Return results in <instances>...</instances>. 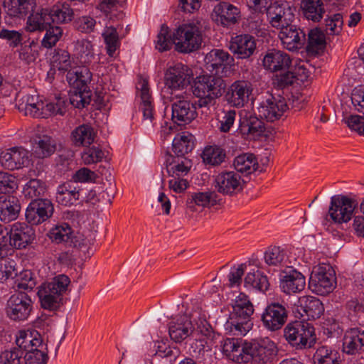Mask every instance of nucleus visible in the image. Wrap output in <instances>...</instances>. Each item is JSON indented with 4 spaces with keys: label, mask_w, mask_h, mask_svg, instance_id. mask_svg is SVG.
Segmentation results:
<instances>
[{
    "label": "nucleus",
    "mask_w": 364,
    "mask_h": 364,
    "mask_svg": "<svg viewBox=\"0 0 364 364\" xmlns=\"http://www.w3.org/2000/svg\"><path fill=\"white\" fill-rule=\"evenodd\" d=\"M23 350L16 347L5 350L0 357L2 364H23Z\"/></svg>",
    "instance_id": "nucleus-62"
},
{
    "label": "nucleus",
    "mask_w": 364,
    "mask_h": 364,
    "mask_svg": "<svg viewBox=\"0 0 364 364\" xmlns=\"http://www.w3.org/2000/svg\"><path fill=\"white\" fill-rule=\"evenodd\" d=\"M32 309V301L25 293H18L10 296L7 301L6 314L14 321L25 320Z\"/></svg>",
    "instance_id": "nucleus-21"
},
{
    "label": "nucleus",
    "mask_w": 364,
    "mask_h": 364,
    "mask_svg": "<svg viewBox=\"0 0 364 364\" xmlns=\"http://www.w3.org/2000/svg\"><path fill=\"white\" fill-rule=\"evenodd\" d=\"M165 164L168 175L171 176L186 174L191 167V160L186 156H173L170 154H166Z\"/></svg>",
    "instance_id": "nucleus-41"
},
{
    "label": "nucleus",
    "mask_w": 364,
    "mask_h": 364,
    "mask_svg": "<svg viewBox=\"0 0 364 364\" xmlns=\"http://www.w3.org/2000/svg\"><path fill=\"white\" fill-rule=\"evenodd\" d=\"M306 287L305 277L296 269L290 267L282 270L279 274V287L282 291L287 294L299 293Z\"/></svg>",
    "instance_id": "nucleus-24"
},
{
    "label": "nucleus",
    "mask_w": 364,
    "mask_h": 364,
    "mask_svg": "<svg viewBox=\"0 0 364 364\" xmlns=\"http://www.w3.org/2000/svg\"><path fill=\"white\" fill-rule=\"evenodd\" d=\"M54 208L48 199H33L26 210V219L32 225L47 220L53 213Z\"/></svg>",
    "instance_id": "nucleus-23"
},
{
    "label": "nucleus",
    "mask_w": 364,
    "mask_h": 364,
    "mask_svg": "<svg viewBox=\"0 0 364 364\" xmlns=\"http://www.w3.org/2000/svg\"><path fill=\"white\" fill-rule=\"evenodd\" d=\"M266 15L269 25L277 30L285 28L294 20V9L285 1L269 4Z\"/></svg>",
    "instance_id": "nucleus-14"
},
{
    "label": "nucleus",
    "mask_w": 364,
    "mask_h": 364,
    "mask_svg": "<svg viewBox=\"0 0 364 364\" xmlns=\"http://www.w3.org/2000/svg\"><path fill=\"white\" fill-rule=\"evenodd\" d=\"M30 156L29 151L23 146H14L1 151L0 164L8 170H18L29 165Z\"/></svg>",
    "instance_id": "nucleus-18"
},
{
    "label": "nucleus",
    "mask_w": 364,
    "mask_h": 364,
    "mask_svg": "<svg viewBox=\"0 0 364 364\" xmlns=\"http://www.w3.org/2000/svg\"><path fill=\"white\" fill-rule=\"evenodd\" d=\"M171 102L172 120L179 126L189 124L197 116L196 107L190 101V94L186 92H177L172 95H164Z\"/></svg>",
    "instance_id": "nucleus-9"
},
{
    "label": "nucleus",
    "mask_w": 364,
    "mask_h": 364,
    "mask_svg": "<svg viewBox=\"0 0 364 364\" xmlns=\"http://www.w3.org/2000/svg\"><path fill=\"white\" fill-rule=\"evenodd\" d=\"M284 335L286 340L296 348L311 347L316 339L313 326L301 321L288 323L284 328Z\"/></svg>",
    "instance_id": "nucleus-12"
},
{
    "label": "nucleus",
    "mask_w": 364,
    "mask_h": 364,
    "mask_svg": "<svg viewBox=\"0 0 364 364\" xmlns=\"http://www.w3.org/2000/svg\"><path fill=\"white\" fill-rule=\"evenodd\" d=\"M5 237L8 243H11L12 250V247L16 249L26 247L33 240L35 234L31 226L25 223H16Z\"/></svg>",
    "instance_id": "nucleus-26"
},
{
    "label": "nucleus",
    "mask_w": 364,
    "mask_h": 364,
    "mask_svg": "<svg viewBox=\"0 0 364 364\" xmlns=\"http://www.w3.org/2000/svg\"><path fill=\"white\" fill-rule=\"evenodd\" d=\"M221 199L214 191L191 193L186 200V205L191 211L196 210V206L205 208L219 204Z\"/></svg>",
    "instance_id": "nucleus-38"
},
{
    "label": "nucleus",
    "mask_w": 364,
    "mask_h": 364,
    "mask_svg": "<svg viewBox=\"0 0 364 364\" xmlns=\"http://www.w3.org/2000/svg\"><path fill=\"white\" fill-rule=\"evenodd\" d=\"M225 88V83L221 77L204 75L196 78L193 93L198 98V105L200 107H209L222 96Z\"/></svg>",
    "instance_id": "nucleus-5"
},
{
    "label": "nucleus",
    "mask_w": 364,
    "mask_h": 364,
    "mask_svg": "<svg viewBox=\"0 0 364 364\" xmlns=\"http://www.w3.org/2000/svg\"><path fill=\"white\" fill-rule=\"evenodd\" d=\"M336 286L334 269L326 264L315 267L310 275L309 289L318 295H326L332 292Z\"/></svg>",
    "instance_id": "nucleus-11"
},
{
    "label": "nucleus",
    "mask_w": 364,
    "mask_h": 364,
    "mask_svg": "<svg viewBox=\"0 0 364 364\" xmlns=\"http://www.w3.org/2000/svg\"><path fill=\"white\" fill-rule=\"evenodd\" d=\"M225 152L217 146L206 147L202 154L203 161L212 166L221 164L225 159Z\"/></svg>",
    "instance_id": "nucleus-56"
},
{
    "label": "nucleus",
    "mask_w": 364,
    "mask_h": 364,
    "mask_svg": "<svg viewBox=\"0 0 364 364\" xmlns=\"http://www.w3.org/2000/svg\"><path fill=\"white\" fill-rule=\"evenodd\" d=\"M54 68L68 72L66 80L68 84L76 89L70 94V103L76 108L82 109L91 102L89 83L91 72L87 66L72 69V60L69 53L65 50H55L51 59Z\"/></svg>",
    "instance_id": "nucleus-2"
},
{
    "label": "nucleus",
    "mask_w": 364,
    "mask_h": 364,
    "mask_svg": "<svg viewBox=\"0 0 364 364\" xmlns=\"http://www.w3.org/2000/svg\"><path fill=\"white\" fill-rule=\"evenodd\" d=\"M287 317L288 311L286 306L279 303L274 302L264 309L261 316V321L267 329L275 331L284 326Z\"/></svg>",
    "instance_id": "nucleus-20"
},
{
    "label": "nucleus",
    "mask_w": 364,
    "mask_h": 364,
    "mask_svg": "<svg viewBox=\"0 0 364 364\" xmlns=\"http://www.w3.org/2000/svg\"><path fill=\"white\" fill-rule=\"evenodd\" d=\"M326 31L328 35L338 34L343 27V21L341 14H336L325 19Z\"/></svg>",
    "instance_id": "nucleus-63"
},
{
    "label": "nucleus",
    "mask_w": 364,
    "mask_h": 364,
    "mask_svg": "<svg viewBox=\"0 0 364 364\" xmlns=\"http://www.w3.org/2000/svg\"><path fill=\"white\" fill-rule=\"evenodd\" d=\"M313 359L314 364H340L341 362L338 352L326 346L316 349Z\"/></svg>",
    "instance_id": "nucleus-48"
},
{
    "label": "nucleus",
    "mask_w": 364,
    "mask_h": 364,
    "mask_svg": "<svg viewBox=\"0 0 364 364\" xmlns=\"http://www.w3.org/2000/svg\"><path fill=\"white\" fill-rule=\"evenodd\" d=\"M256 40L250 34H240L232 37L229 43V50L237 59L250 58L256 50Z\"/></svg>",
    "instance_id": "nucleus-25"
},
{
    "label": "nucleus",
    "mask_w": 364,
    "mask_h": 364,
    "mask_svg": "<svg viewBox=\"0 0 364 364\" xmlns=\"http://www.w3.org/2000/svg\"><path fill=\"white\" fill-rule=\"evenodd\" d=\"M210 329L206 315L200 310H195L190 314L180 315L168 323L170 338L176 343H181L188 337L198 334L208 335Z\"/></svg>",
    "instance_id": "nucleus-3"
},
{
    "label": "nucleus",
    "mask_w": 364,
    "mask_h": 364,
    "mask_svg": "<svg viewBox=\"0 0 364 364\" xmlns=\"http://www.w3.org/2000/svg\"><path fill=\"white\" fill-rule=\"evenodd\" d=\"M70 137L75 146L88 148L91 144V126L84 124L77 127Z\"/></svg>",
    "instance_id": "nucleus-51"
},
{
    "label": "nucleus",
    "mask_w": 364,
    "mask_h": 364,
    "mask_svg": "<svg viewBox=\"0 0 364 364\" xmlns=\"http://www.w3.org/2000/svg\"><path fill=\"white\" fill-rule=\"evenodd\" d=\"M288 109L284 97L280 95H269L259 104L257 112L261 119L272 122L280 119Z\"/></svg>",
    "instance_id": "nucleus-15"
},
{
    "label": "nucleus",
    "mask_w": 364,
    "mask_h": 364,
    "mask_svg": "<svg viewBox=\"0 0 364 364\" xmlns=\"http://www.w3.org/2000/svg\"><path fill=\"white\" fill-rule=\"evenodd\" d=\"M247 341L237 338H226L222 341L223 353L230 360L237 363L250 362V356L246 350Z\"/></svg>",
    "instance_id": "nucleus-28"
},
{
    "label": "nucleus",
    "mask_w": 364,
    "mask_h": 364,
    "mask_svg": "<svg viewBox=\"0 0 364 364\" xmlns=\"http://www.w3.org/2000/svg\"><path fill=\"white\" fill-rule=\"evenodd\" d=\"M16 343L17 345L16 348L22 349L23 353H25V351L28 352L39 346L43 343V341L38 331L34 330H23L18 331L16 335Z\"/></svg>",
    "instance_id": "nucleus-42"
},
{
    "label": "nucleus",
    "mask_w": 364,
    "mask_h": 364,
    "mask_svg": "<svg viewBox=\"0 0 364 364\" xmlns=\"http://www.w3.org/2000/svg\"><path fill=\"white\" fill-rule=\"evenodd\" d=\"M3 6L6 14L16 18H24L36 7V0H4Z\"/></svg>",
    "instance_id": "nucleus-36"
},
{
    "label": "nucleus",
    "mask_w": 364,
    "mask_h": 364,
    "mask_svg": "<svg viewBox=\"0 0 364 364\" xmlns=\"http://www.w3.org/2000/svg\"><path fill=\"white\" fill-rule=\"evenodd\" d=\"M279 31V38L286 49L291 51L298 50L306 45L305 33L292 23Z\"/></svg>",
    "instance_id": "nucleus-30"
},
{
    "label": "nucleus",
    "mask_w": 364,
    "mask_h": 364,
    "mask_svg": "<svg viewBox=\"0 0 364 364\" xmlns=\"http://www.w3.org/2000/svg\"><path fill=\"white\" fill-rule=\"evenodd\" d=\"M240 129L241 132L258 137L265 132L264 123L254 113L242 109L240 112Z\"/></svg>",
    "instance_id": "nucleus-31"
},
{
    "label": "nucleus",
    "mask_w": 364,
    "mask_h": 364,
    "mask_svg": "<svg viewBox=\"0 0 364 364\" xmlns=\"http://www.w3.org/2000/svg\"><path fill=\"white\" fill-rule=\"evenodd\" d=\"M136 89L139 91L141 100L140 110L143 114V122L146 125L151 124L154 119V112L147 80L141 79Z\"/></svg>",
    "instance_id": "nucleus-32"
},
{
    "label": "nucleus",
    "mask_w": 364,
    "mask_h": 364,
    "mask_svg": "<svg viewBox=\"0 0 364 364\" xmlns=\"http://www.w3.org/2000/svg\"><path fill=\"white\" fill-rule=\"evenodd\" d=\"M80 196V192L76 188H72L70 183L64 184L58 188L56 200L63 205L73 204Z\"/></svg>",
    "instance_id": "nucleus-53"
},
{
    "label": "nucleus",
    "mask_w": 364,
    "mask_h": 364,
    "mask_svg": "<svg viewBox=\"0 0 364 364\" xmlns=\"http://www.w3.org/2000/svg\"><path fill=\"white\" fill-rule=\"evenodd\" d=\"M193 146V136L188 132L178 134L172 142V150L179 156H185L192 151Z\"/></svg>",
    "instance_id": "nucleus-46"
},
{
    "label": "nucleus",
    "mask_w": 364,
    "mask_h": 364,
    "mask_svg": "<svg viewBox=\"0 0 364 364\" xmlns=\"http://www.w3.org/2000/svg\"><path fill=\"white\" fill-rule=\"evenodd\" d=\"M299 313L302 317L306 316L308 319L319 318L324 311L321 301L314 296H303L299 300Z\"/></svg>",
    "instance_id": "nucleus-39"
},
{
    "label": "nucleus",
    "mask_w": 364,
    "mask_h": 364,
    "mask_svg": "<svg viewBox=\"0 0 364 364\" xmlns=\"http://www.w3.org/2000/svg\"><path fill=\"white\" fill-rule=\"evenodd\" d=\"M264 261L269 267H290L291 261L287 250L280 247H269L264 254Z\"/></svg>",
    "instance_id": "nucleus-40"
},
{
    "label": "nucleus",
    "mask_w": 364,
    "mask_h": 364,
    "mask_svg": "<svg viewBox=\"0 0 364 364\" xmlns=\"http://www.w3.org/2000/svg\"><path fill=\"white\" fill-rule=\"evenodd\" d=\"M191 72L188 66L178 63L170 66L165 73L164 95H172L177 92H184L183 90L190 82Z\"/></svg>",
    "instance_id": "nucleus-13"
},
{
    "label": "nucleus",
    "mask_w": 364,
    "mask_h": 364,
    "mask_svg": "<svg viewBox=\"0 0 364 364\" xmlns=\"http://www.w3.org/2000/svg\"><path fill=\"white\" fill-rule=\"evenodd\" d=\"M252 85L246 80H236L227 89L225 99L228 105L236 108L243 107L250 100Z\"/></svg>",
    "instance_id": "nucleus-19"
},
{
    "label": "nucleus",
    "mask_w": 364,
    "mask_h": 364,
    "mask_svg": "<svg viewBox=\"0 0 364 364\" xmlns=\"http://www.w3.org/2000/svg\"><path fill=\"white\" fill-rule=\"evenodd\" d=\"M70 283L69 277L65 274H59L51 281L43 283L38 287L37 293L42 308L49 310L56 309Z\"/></svg>",
    "instance_id": "nucleus-8"
},
{
    "label": "nucleus",
    "mask_w": 364,
    "mask_h": 364,
    "mask_svg": "<svg viewBox=\"0 0 364 364\" xmlns=\"http://www.w3.org/2000/svg\"><path fill=\"white\" fill-rule=\"evenodd\" d=\"M63 35V30L59 26H49L46 29V33L41 41V45L44 48H50L55 46Z\"/></svg>",
    "instance_id": "nucleus-61"
},
{
    "label": "nucleus",
    "mask_w": 364,
    "mask_h": 364,
    "mask_svg": "<svg viewBox=\"0 0 364 364\" xmlns=\"http://www.w3.org/2000/svg\"><path fill=\"white\" fill-rule=\"evenodd\" d=\"M357 205L355 200L347 196H333L331 198L328 213L334 222L346 223L350 220Z\"/></svg>",
    "instance_id": "nucleus-17"
},
{
    "label": "nucleus",
    "mask_w": 364,
    "mask_h": 364,
    "mask_svg": "<svg viewBox=\"0 0 364 364\" xmlns=\"http://www.w3.org/2000/svg\"><path fill=\"white\" fill-rule=\"evenodd\" d=\"M205 63L207 69L219 74V70L223 72L225 69H230L235 65V59L228 51L222 49H213L205 57Z\"/></svg>",
    "instance_id": "nucleus-29"
},
{
    "label": "nucleus",
    "mask_w": 364,
    "mask_h": 364,
    "mask_svg": "<svg viewBox=\"0 0 364 364\" xmlns=\"http://www.w3.org/2000/svg\"><path fill=\"white\" fill-rule=\"evenodd\" d=\"M246 288L264 293L269 288L267 277L260 270L252 269L248 272L244 279Z\"/></svg>",
    "instance_id": "nucleus-43"
},
{
    "label": "nucleus",
    "mask_w": 364,
    "mask_h": 364,
    "mask_svg": "<svg viewBox=\"0 0 364 364\" xmlns=\"http://www.w3.org/2000/svg\"><path fill=\"white\" fill-rule=\"evenodd\" d=\"M52 23H68L73 18V11L70 4L63 3L55 5L50 10Z\"/></svg>",
    "instance_id": "nucleus-54"
},
{
    "label": "nucleus",
    "mask_w": 364,
    "mask_h": 364,
    "mask_svg": "<svg viewBox=\"0 0 364 364\" xmlns=\"http://www.w3.org/2000/svg\"><path fill=\"white\" fill-rule=\"evenodd\" d=\"M233 165L237 172L248 175L257 170L258 162L254 154L246 153L236 156Z\"/></svg>",
    "instance_id": "nucleus-47"
},
{
    "label": "nucleus",
    "mask_w": 364,
    "mask_h": 364,
    "mask_svg": "<svg viewBox=\"0 0 364 364\" xmlns=\"http://www.w3.org/2000/svg\"><path fill=\"white\" fill-rule=\"evenodd\" d=\"M56 103H46L38 100L35 95H26L18 109L24 111L26 115L36 118H48L52 115L63 116L67 112V102L61 97L56 99Z\"/></svg>",
    "instance_id": "nucleus-7"
},
{
    "label": "nucleus",
    "mask_w": 364,
    "mask_h": 364,
    "mask_svg": "<svg viewBox=\"0 0 364 364\" xmlns=\"http://www.w3.org/2000/svg\"><path fill=\"white\" fill-rule=\"evenodd\" d=\"M212 18L218 24L228 27L238 22L240 9L229 2L220 1L214 6Z\"/></svg>",
    "instance_id": "nucleus-27"
},
{
    "label": "nucleus",
    "mask_w": 364,
    "mask_h": 364,
    "mask_svg": "<svg viewBox=\"0 0 364 364\" xmlns=\"http://www.w3.org/2000/svg\"><path fill=\"white\" fill-rule=\"evenodd\" d=\"M120 0H99L97 9L105 14L109 21L118 20L123 17V14L117 9Z\"/></svg>",
    "instance_id": "nucleus-55"
},
{
    "label": "nucleus",
    "mask_w": 364,
    "mask_h": 364,
    "mask_svg": "<svg viewBox=\"0 0 364 364\" xmlns=\"http://www.w3.org/2000/svg\"><path fill=\"white\" fill-rule=\"evenodd\" d=\"M105 73L106 68L104 66H100L97 73L92 74V82H95V87L92 86V90H95V98L92 99L95 103L92 104V109L95 107V109L100 111L95 114V123L97 127L101 123H105L107 119L106 107L108 99L106 85L109 77L105 75Z\"/></svg>",
    "instance_id": "nucleus-10"
},
{
    "label": "nucleus",
    "mask_w": 364,
    "mask_h": 364,
    "mask_svg": "<svg viewBox=\"0 0 364 364\" xmlns=\"http://www.w3.org/2000/svg\"><path fill=\"white\" fill-rule=\"evenodd\" d=\"M109 151L95 140L92 128V205L97 208L109 205L114 197V177L109 169Z\"/></svg>",
    "instance_id": "nucleus-1"
},
{
    "label": "nucleus",
    "mask_w": 364,
    "mask_h": 364,
    "mask_svg": "<svg viewBox=\"0 0 364 364\" xmlns=\"http://www.w3.org/2000/svg\"><path fill=\"white\" fill-rule=\"evenodd\" d=\"M325 46L323 33L318 28L311 29L308 33V41L306 49L308 53L318 54Z\"/></svg>",
    "instance_id": "nucleus-52"
},
{
    "label": "nucleus",
    "mask_w": 364,
    "mask_h": 364,
    "mask_svg": "<svg viewBox=\"0 0 364 364\" xmlns=\"http://www.w3.org/2000/svg\"><path fill=\"white\" fill-rule=\"evenodd\" d=\"M44 192V184L38 179H31L26 183L23 189V196L33 200L43 195Z\"/></svg>",
    "instance_id": "nucleus-59"
},
{
    "label": "nucleus",
    "mask_w": 364,
    "mask_h": 364,
    "mask_svg": "<svg viewBox=\"0 0 364 364\" xmlns=\"http://www.w3.org/2000/svg\"><path fill=\"white\" fill-rule=\"evenodd\" d=\"M48 353L47 345L43 343L24 353L23 363L25 364H46L48 360Z\"/></svg>",
    "instance_id": "nucleus-50"
},
{
    "label": "nucleus",
    "mask_w": 364,
    "mask_h": 364,
    "mask_svg": "<svg viewBox=\"0 0 364 364\" xmlns=\"http://www.w3.org/2000/svg\"><path fill=\"white\" fill-rule=\"evenodd\" d=\"M17 188L16 178L8 173L0 171V194L10 193Z\"/></svg>",
    "instance_id": "nucleus-64"
},
{
    "label": "nucleus",
    "mask_w": 364,
    "mask_h": 364,
    "mask_svg": "<svg viewBox=\"0 0 364 364\" xmlns=\"http://www.w3.org/2000/svg\"><path fill=\"white\" fill-rule=\"evenodd\" d=\"M254 312L253 305L247 295L240 293L236 296L232 311L225 323V330L235 336H245L252 327L250 317Z\"/></svg>",
    "instance_id": "nucleus-4"
},
{
    "label": "nucleus",
    "mask_w": 364,
    "mask_h": 364,
    "mask_svg": "<svg viewBox=\"0 0 364 364\" xmlns=\"http://www.w3.org/2000/svg\"><path fill=\"white\" fill-rule=\"evenodd\" d=\"M245 349L250 356V361L254 359L263 363L272 361L278 352L274 342L267 338L248 342Z\"/></svg>",
    "instance_id": "nucleus-16"
},
{
    "label": "nucleus",
    "mask_w": 364,
    "mask_h": 364,
    "mask_svg": "<svg viewBox=\"0 0 364 364\" xmlns=\"http://www.w3.org/2000/svg\"><path fill=\"white\" fill-rule=\"evenodd\" d=\"M76 50L80 62L83 64L82 66H87L90 69L89 66L91 63V42L85 39L79 41L76 46Z\"/></svg>",
    "instance_id": "nucleus-60"
},
{
    "label": "nucleus",
    "mask_w": 364,
    "mask_h": 364,
    "mask_svg": "<svg viewBox=\"0 0 364 364\" xmlns=\"http://www.w3.org/2000/svg\"><path fill=\"white\" fill-rule=\"evenodd\" d=\"M301 9L304 17L314 22L320 21L326 12L321 0H301Z\"/></svg>",
    "instance_id": "nucleus-44"
},
{
    "label": "nucleus",
    "mask_w": 364,
    "mask_h": 364,
    "mask_svg": "<svg viewBox=\"0 0 364 364\" xmlns=\"http://www.w3.org/2000/svg\"><path fill=\"white\" fill-rule=\"evenodd\" d=\"M244 181L235 171H223L218 173L214 180V187L220 193L233 196L242 191Z\"/></svg>",
    "instance_id": "nucleus-22"
},
{
    "label": "nucleus",
    "mask_w": 364,
    "mask_h": 364,
    "mask_svg": "<svg viewBox=\"0 0 364 364\" xmlns=\"http://www.w3.org/2000/svg\"><path fill=\"white\" fill-rule=\"evenodd\" d=\"M175 49L181 53L197 50L203 42V26L196 20L180 25L174 31Z\"/></svg>",
    "instance_id": "nucleus-6"
},
{
    "label": "nucleus",
    "mask_w": 364,
    "mask_h": 364,
    "mask_svg": "<svg viewBox=\"0 0 364 364\" xmlns=\"http://www.w3.org/2000/svg\"><path fill=\"white\" fill-rule=\"evenodd\" d=\"M21 205L18 200L10 195L0 196V220L9 223L15 220L19 215Z\"/></svg>",
    "instance_id": "nucleus-35"
},
{
    "label": "nucleus",
    "mask_w": 364,
    "mask_h": 364,
    "mask_svg": "<svg viewBox=\"0 0 364 364\" xmlns=\"http://www.w3.org/2000/svg\"><path fill=\"white\" fill-rule=\"evenodd\" d=\"M56 144L53 139L48 135L39 136L34 146L35 154L38 158H46L51 156L55 151Z\"/></svg>",
    "instance_id": "nucleus-49"
},
{
    "label": "nucleus",
    "mask_w": 364,
    "mask_h": 364,
    "mask_svg": "<svg viewBox=\"0 0 364 364\" xmlns=\"http://www.w3.org/2000/svg\"><path fill=\"white\" fill-rule=\"evenodd\" d=\"M105 28L102 33L107 53L109 56L112 57L115 51L120 46V40L117 32V27L112 25L110 23L113 21L107 19Z\"/></svg>",
    "instance_id": "nucleus-45"
},
{
    "label": "nucleus",
    "mask_w": 364,
    "mask_h": 364,
    "mask_svg": "<svg viewBox=\"0 0 364 364\" xmlns=\"http://www.w3.org/2000/svg\"><path fill=\"white\" fill-rule=\"evenodd\" d=\"M51 23L50 10L41 9L32 11L28 17L25 29L28 32L42 31L50 26Z\"/></svg>",
    "instance_id": "nucleus-37"
},
{
    "label": "nucleus",
    "mask_w": 364,
    "mask_h": 364,
    "mask_svg": "<svg viewBox=\"0 0 364 364\" xmlns=\"http://www.w3.org/2000/svg\"><path fill=\"white\" fill-rule=\"evenodd\" d=\"M291 64L289 55L281 50H272L263 58L264 67L271 72L285 71Z\"/></svg>",
    "instance_id": "nucleus-33"
},
{
    "label": "nucleus",
    "mask_w": 364,
    "mask_h": 364,
    "mask_svg": "<svg viewBox=\"0 0 364 364\" xmlns=\"http://www.w3.org/2000/svg\"><path fill=\"white\" fill-rule=\"evenodd\" d=\"M72 230L69 225L63 223L53 228L48 233L50 239L55 243L67 242L70 240Z\"/></svg>",
    "instance_id": "nucleus-58"
},
{
    "label": "nucleus",
    "mask_w": 364,
    "mask_h": 364,
    "mask_svg": "<svg viewBox=\"0 0 364 364\" xmlns=\"http://www.w3.org/2000/svg\"><path fill=\"white\" fill-rule=\"evenodd\" d=\"M173 44L175 45L174 32L171 35L169 28L162 25L157 35L156 48L160 52H164L170 50Z\"/></svg>",
    "instance_id": "nucleus-57"
},
{
    "label": "nucleus",
    "mask_w": 364,
    "mask_h": 364,
    "mask_svg": "<svg viewBox=\"0 0 364 364\" xmlns=\"http://www.w3.org/2000/svg\"><path fill=\"white\" fill-rule=\"evenodd\" d=\"M364 349V331L358 328L346 331L343 340V350L349 355L360 353Z\"/></svg>",
    "instance_id": "nucleus-34"
}]
</instances>
